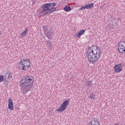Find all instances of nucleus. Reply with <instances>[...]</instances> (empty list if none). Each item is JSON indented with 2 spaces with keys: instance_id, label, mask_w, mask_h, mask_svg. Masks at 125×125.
<instances>
[{
  "instance_id": "1",
  "label": "nucleus",
  "mask_w": 125,
  "mask_h": 125,
  "mask_svg": "<svg viewBox=\"0 0 125 125\" xmlns=\"http://www.w3.org/2000/svg\"><path fill=\"white\" fill-rule=\"evenodd\" d=\"M101 57V51L99 46H96L95 49H92L91 47L88 48L86 57L90 64H96Z\"/></svg>"
},
{
  "instance_id": "2",
  "label": "nucleus",
  "mask_w": 125,
  "mask_h": 125,
  "mask_svg": "<svg viewBox=\"0 0 125 125\" xmlns=\"http://www.w3.org/2000/svg\"><path fill=\"white\" fill-rule=\"evenodd\" d=\"M34 83V77L30 76H25L21 81V90L23 93H27V92L32 90L33 87V83Z\"/></svg>"
},
{
  "instance_id": "3",
  "label": "nucleus",
  "mask_w": 125,
  "mask_h": 125,
  "mask_svg": "<svg viewBox=\"0 0 125 125\" xmlns=\"http://www.w3.org/2000/svg\"><path fill=\"white\" fill-rule=\"evenodd\" d=\"M31 67V62L26 59H22L19 63V67L21 70L26 71Z\"/></svg>"
},
{
  "instance_id": "4",
  "label": "nucleus",
  "mask_w": 125,
  "mask_h": 125,
  "mask_svg": "<svg viewBox=\"0 0 125 125\" xmlns=\"http://www.w3.org/2000/svg\"><path fill=\"white\" fill-rule=\"evenodd\" d=\"M42 29L47 39H48V40H51L53 36H54V34L51 32V30L46 26H43Z\"/></svg>"
},
{
  "instance_id": "5",
  "label": "nucleus",
  "mask_w": 125,
  "mask_h": 125,
  "mask_svg": "<svg viewBox=\"0 0 125 125\" xmlns=\"http://www.w3.org/2000/svg\"><path fill=\"white\" fill-rule=\"evenodd\" d=\"M69 102V101L68 100L63 101L61 106L57 109V112H63L65 109H67Z\"/></svg>"
},
{
  "instance_id": "6",
  "label": "nucleus",
  "mask_w": 125,
  "mask_h": 125,
  "mask_svg": "<svg viewBox=\"0 0 125 125\" xmlns=\"http://www.w3.org/2000/svg\"><path fill=\"white\" fill-rule=\"evenodd\" d=\"M118 51L125 55V42H121L118 45Z\"/></svg>"
},
{
  "instance_id": "7",
  "label": "nucleus",
  "mask_w": 125,
  "mask_h": 125,
  "mask_svg": "<svg viewBox=\"0 0 125 125\" xmlns=\"http://www.w3.org/2000/svg\"><path fill=\"white\" fill-rule=\"evenodd\" d=\"M89 125H100L99 119L97 118H92L89 122Z\"/></svg>"
},
{
  "instance_id": "8",
  "label": "nucleus",
  "mask_w": 125,
  "mask_h": 125,
  "mask_svg": "<svg viewBox=\"0 0 125 125\" xmlns=\"http://www.w3.org/2000/svg\"><path fill=\"white\" fill-rule=\"evenodd\" d=\"M8 109L9 110H14V104L13 103V102L12 101V99L9 98L8 100Z\"/></svg>"
},
{
  "instance_id": "9",
  "label": "nucleus",
  "mask_w": 125,
  "mask_h": 125,
  "mask_svg": "<svg viewBox=\"0 0 125 125\" xmlns=\"http://www.w3.org/2000/svg\"><path fill=\"white\" fill-rule=\"evenodd\" d=\"M115 73H120L123 70V66L121 64H116L114 67Z\"/></svg>"
},
{
  "instance_id": "10",
  "label": "nucleus",
  "mask_w": 125,
  "mask_h": 125,
  "mask_svg": "<svg viewBox=\"0 0 125 125\" xmlns=\"http://www.w3.org/2000/svg\"><path fill=\"white\" fill-rule=\"evenodd\" d=\"M94 5V3H92L88 4H86L84 6H81L79 9V10H83L84 9H89V8H92Z\"/></svg>"
},
{
  "instance_id": "11",
  "label": "nucleus",
  "mask_w": 125,
  "mask_h": 125,
  "mask_svg": "<svg viewBox=\"0 0 125 125\" xmlns=\"http://www.w3.org/2000/svg\"><path fill=\"white\" fill-rule=\"evenodd\" d=\"M51 5V4H49V3H47L43 5L42 7V10H44V11H46V10H48V9L50 8Z\"/></svg>"
},
{
  "instance_id": "12",
  "label": "nucleus",
  "mask_w": 125,
  "mask_h": 125,
  "mask_svg": "<svg viewBox=\"0 0 125 125\" xmlns=\"http://www.w3.org/2000/svg\"><path fill=\"white\" fill-rule=\"evenodd\" d=\"M85 32V30L83 29L81 30L80 31H79V32H78L75 35V37L76 38H81V36H83V34H84V32Z\"/></svg>"
},
{
  "instance_id": "13",
  "label": "nucleus",
  "mask_w": 125,
  "mask_h": 125,
  "mask_svg": "<svg viewBox=\"0 0 125 125\" xmlns=\"http://www.w3.org/2000/svg\"><path fill=\"white\" fill-rule=\"evenodd\" d=\"M5 79L7 78L8 81H12L13 78H12V73L11 72L6 73L5 75Z\"/></svg>"
},
{
  "instance_id": "14",
  "label": "nucleus",
  "mask_w": 125,
  "mask_h": 125,
  "mask_svg": "<svg viewBox=\"0 0 125 125\" xmlns=\"http://www.w3.org/2000/svg\"><path fill=\"white\" fill-rule=\"evenodd\" d=\"M56 11V8H53L51 9H49L45 11V14H49V13H51V12H54V11Z\"/></svg>"
},
{
  "instance_id": "15",
  "label": "nucleus",
  "mask_w": 125,
  "mask_h": 125,
  "mask_svg": "<svg viewBox=\"0 0 125 125\" xmlns=\"http://www.w3.org/2000/svg\"><path fill=\"white\" fill-rule=\"evenodd\" d=\"M29 30L27 28H26L24 31L21 33V38H24L26 37V35H27V32H28Z\"/></svg>"
},
{
  "instance_id": "16",
  "label": "nucleus",
  "mask_w": 125,
  "mask_h": 125,
  "mask_svg": "<svg viewBox=\"0 0 125 125\" xmlns=\"http://www.w3.org/2000/svg\"><path fill=\"white\" fill-rule=\"evenodd\" d=\"M63 10H64V11H66V12H69L71 11V10H72V8H71V6L66 5L64 8Z\"/></svg>"
},
{
  "instance_id": "17",
  "label": "nucleus",
  "mask_w": 125,
  "mask_h": 125,
  "mask_svg": "<svg viewBox=\"0 0 125 125\" xmlns=\"http://www.w3.org/2000/svg\"><path fill=\"white\" fill-rule=\"evenodd\" d=\"M45 42L46 43L47 48H49V49H50V48H51V46H52L51 45V42H49V40H46Z\"/></svg>"
},
{
  "instance_id": "18",
  "label": "nucleus",
  "mask_w": 125,
  "mask_h": 125,
  "mask_svg": "<svg viewBox=\"0 0 125 125\" xmlns=\"http://www.w3.org/2000/svg\"><path fill=\"white\" fill-rule=\"evenodd\" d=\"M87 85H88V86H92V85H93V84H92V81L89 80L88 82H87Z\"/></svg>"
},
{
  "instance_id": "19",
  "label": "nucleus",
  "mask_w": 125,
  "mask_h": 125,
  "mask_svg": "<svg viewBox=\"0 0 125 125\" xmlns=\"http://www.w3.org/2000/svg\"><path fill=\"white\" fill-rule=\"evenodd\" d=\"M45 11H46L43 10V11H41L39 15L40 16H44V15H46V14H45Z\"/></svg>"
},
{
  "instance_id": "20",
  "label": "nucleus",
  "mask_w": 125,
  "mask_h": 125,
  "mask_svg": "<svg viewBox=\"0 0 125 125\" xmlns=\"http://www.w3.org/2000/svg\"><path fill=\"white\" fill-rule=\"evenodd\" d=\"M51 5L50 6V8H53L54 6H56V3L54 2V3H49Z\"/></svg>"
},
{
  "instance_id": "21",
  "label": "nucleus",
  "mask_w": 125,
  "mask_h": 125,
  "mask_svg": "<svg viewBox=\"0 0 125 125\" xmlns=\"http://www.w3.org/2000/svg\"><path fill=\"white\" fill-rule=\"evenodd\" d=\"M94 94H93V93H91L90 94V98L91 99V100H94Z\"/></svg>"
},
{
  "instance_id": "22",
  "label": "nucleus",
  "mask_w": 125,
  "mask_h": 125,
  "mask_svg": "<svg viewBox=\"0 0 125 125\" xmlns=\"http://www.w3.org/2000/svg\"><path fill=\"white\" fill-rule=\"evenodd\" d=\"M3 80H4V77H3V75H1L0 76V83H2L3 82Z\"/></svg>"
},
{
  "instance_id": "23",
  "label": "nucleus",
  "mask_w": 125,
  "mask_h": 125,
  "mask_svg": "<svg viewBox=\"0 0 125 125\" xmlns=\"http://www.w3.org/2000/svg\"><path fill=\"white\" fill-rule=\"evenodd\" d=\"M114 125H119V123H115V124H114Z\"/></svg>"
}]
</instances>
